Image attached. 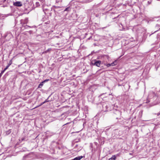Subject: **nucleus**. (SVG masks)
Instances as JSON below:
<instances>
[{"instance_id": "nucleus-8", "label": "nucleus", "mask_w": 160, "mask_h": 160, "mask_svg": "<svg viewBox=\"0 0 160 160\" xmlns=\"http://www.w3.org/2000/svg\"><path fill=\"white\" fill-rule=\"evenodd\" d=\"M116 61H115L114 62H112L111 63V66H114L116 65Z\"/></svg>"}, {"instance_id": "nucleus-10", "label": "nucleus", "mask_w": 160, "mask_h": 160, "mask_svg": "<svg viewBox=\"0 0 160 160\" xmlns=\"http://www.w3.org/2000/svg\"><path fill=\"white\" fill-rule=\"evenodd\" d=\"M10 132H11L10 130H9L6 133H7V134H8L10 133Z\"/></svg>"}, {"instance_id": "nucleus-9", "label": "nucleus", "mask_w": 160, "mask_h": 160, "mask_svg": "<svg viewBox=\"0 0 160 160\" xmlns=\"http://www.w3.org/2000/svg\"><path fill=\"white\" fill-rule=\"evenodd\" d=\"M106 66L107 67H110V66H111V64H109H109H107V65H106Z\"/></svg>"}, {"instance_id": "nucleus-14", "label": "nucleus", "mask_w": 160, "mask_h": 160, "mask_svg": "<svg viewBox=\"0 0 160 160\" xmlns=\"http://www.w3.org/2000/svg\"><path fill=\"white\" fill-rule=\"evenodd\" d=\"M28 27H31L30 26H28V25H26L25 26V28H28Z\"/></svg>"}, {"instance_id": "nucleus-21", "label": "nucleus", "mask_w": 160, "mask_h": 160, "mask_svg": "<svg viewBox=\"0 0 160 160\" xmlns=\"http://www.w3.org/2000/svg\"><path fill=\"white\" fill-rule=\"evenodd\" d=\"M79 131H78V132H79Z\"/></svg>"}, {"instance_id": "nucleus-4", "label": "nucleus", "mask_w": 160, "mask_h": 160, "mask_svg": "<svg viewBox=\"0 0 160 160\" xmlns=\"http://www.w3.org/2000/svg\"><path fill=\"white\" fill-rule=\"evenodd\" d=\"M12 60H10L8 63V65L6 66L5 68L7 70L9 66L12 64Z\"/></svg>"}, {"instance_id": "nucleus-1", "label": "nucleus", "mask_w": 160, "mask_h": 160, "mask_svg": "<svg viewBox=\"0 0 160 160\" xmlns=\"http://www.w3.org/2000/svg\"><path fill=\"white\" fill-rule=\"evenodd\" d=\"M92 64L97 67H99L101 63V61L99 60L96 61L95 60L92 62Z\"/></svg>"}, {"instance_id": "nucleus-3", "label": "nucleus", "mask_w": 160, "mask_h": 160, "mask_svg": "<svg viewBox=\"0 0 160 160\" xmlns=\"http://www.w3.org/2000/svg\"><path fill=\"white\" fill-rule=\"evenodd\" d=\"M28 18H26L24 20H21V23L22 24L27 23L28 22Z\"/></svg>"}, {"instance_id": "nucleus-18", "label": "nucleus", "mask_w": 160, "mask_h": 160, "mask_svg": "<svg viewBox=\"0 0 160 160\" xmlns=\"http://www.w3.org/2000/svg\"><path fill=\"white\" fill-rule=\"evenodd\" d=\"M82 158V156H81L80 158L81 159Z\"/></svg>"}, {"instance_id": "nucleus-12", "label": "nucleus", "mask_w": 160, "mask_h": 160, "mask_svg": "<svg viewBox=\"0 0 160 160\" xmlns=\"http://www.w3.org/2000/svg\"><path fill=\"white\" fill-rule=\"evenodd\" d=\"M6 70V69L5 68L1 72L2 73H3Z\"/></svg>"}, {"instance_id": "nucleus-11", "label": "nucleus", "mask_w": 160, "mask_h": 160, "mask_svg": "<svg viewBox=\"0 0 160 160\" xmlns=\"http://www.w3.org/2000/svg\"><path fill=\"white\" fill-rule=\"evenodd\" d=\"M69 9V7H68V8H66L65 10H64V11H68V9Z\"/></svg>"}, {"instance_id": "nucleus-6", "label": "nucleus", "mask_w": 160, "mask_h": 160, "mask_svg": "<svg viewBox=\"0 0 160 160\" xmlns=\"http://www.w3.org/2000/svg\"><path fill=\"white\" fill-rule=\"evenodd\" d=\"M116 159V157L115 155H113L112 157L110 158L109 160H115Z\"/></svg>"}, {"instance_id": "nucleus-7", "label": "nucleus", "mask_w": 160, "mask_h": 160, "mask_svg": "<svg viewBox=\"0 0 160 160\" xmlns=\"http://www.w3.org/2000/svg\"><path fill=\"white\" fill-rule=\"evenodd\" d=\"M43 82H42L41 83H40L38 86V88H41L43 86Z\"/></svg>"}, {"instance_id": "nucleus-19", "label": "nucleus", "mask_w": 160, "mask_h": 160, "mask_svg": "<svg viewBox=\"0 0 160 160\" xmlns=\"http://www.w3.org/2000/svg\"><path fill=\"white\" fill-rule=\"evenodd\" d=\"M0 74L2 75L3 73H2V72H1Z\"/></svg>"}, {"instance_id": "nucleus-20", "label": "nucleus", "mask_w": 160, "mask_h": 160, "mask_svg": "<svg viewBox=\"0 0 160 160\" xmlns=\"http://www.w3.org/2000/svg\"><path fill=\"white\" fill-rule=\"evenodd\" d=\"M105 107H106V108H107V107H108V106H105Z\"/></svg>"}, {"instance_id": "nucleus-5", "label": "nucleus", "mask_w": 160, "mask_h": 160, "mask_svg": "<svg viewBox=\"0 0 160 160\" xmlns=\"http://www.w3.org/2000/svg\"><path fill=\"white\" fill-rule=\"evenodd\" d=\"M49 101L48 100V98L46 99L44 102H42L39 105V106H41L42 105H43V104H44L46 102H49Z\"/></svg>"}, {"instance_id": "nucleus-17", "label": "nucleus", "mask_w": 160, "mask_h": 160, "mask_svg": "<svg viewBox=\"0 0 160 160\" xmlns=\"http://www.w3.org/2000/svg\"><path fill=\"white\" fill-rule=\"evenodd\" d=\"M26 157H27V156H24V157H23V159H24V158H26Z\"/></svg>"}, {"instance_id": "nucleus-13", "label": "nucleus", "mask_w": 160, "mask_h": 160, "mask_svg": "<svg viewBox=\"0 0 160 160\" xmlns=\"http://www.w3.org/2000/svg\"><path fill=\"white\" fill-rule=\"evenodd\" d=\"M48 80H49L48 79H46V80H44V81H43L42 82H43L44 83L48 81Z\"/></svg>"}, {"instance_id": "nucleus-15", "label": "nucleus", "mask_w": 160, "mask_h": 160, "mask_svg": "<svg viewBox=\"0 0 160 160\" xmlns=\"http://www.w3.org/2000/svg\"><path fill=\"white\" fill-rule=\"evenodd\" d=\"M77 107H78V108L79 109V103H78L77 102Z\"/></svg>"}, {"instance_id": "nucleus-2", "label": "nucleus", "mask_w": 160, "mask_h": 160, "mask_svg": "<svg viewBox=\"0 0 160 160\" xmlns=\"http://www.w3.org/2000/svg\"><path fill=\"white\" fill-rule=\"evenodd\" d=\"M13 5L17 7H21L22 6V4L20 2H17L14 3Z\"/></svg>"}, {"instance_id": "nucleus-16", "label": "nucleus", "mask_w": 160, "mask_h": 160, "mask_svg": "<svg viewBox=\"0 0 160 160\" xmlns=\"http://www.w3.org/2000/svg\"><path fill=\"white\" fill-rule=\"evenodd\" d=\"M160 115V112H158L157 113V115L158 116H159Z\"/></svg>"}]
</instances>
